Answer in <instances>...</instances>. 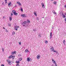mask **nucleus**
Returning <instances> with one entry per match:
<instances>
[{"instance_id":"1","label":"nucleus","mask_w":66,"mask_h":66,"mask_svg":"<svg viewBox=\"0 0 66 66\" xmlns=\"http://www.w3.org/2000/svg\"><path fill=\"white\" fill-rule=\"evenodd\" d=\"M30 22V21L28 20H27V21H24L22 23V25L23 26H25V27L27 26L28 27V25H27V23H29Z\"/></svg>"},{"instance_id":"2","label":"nucleus","mask_w":66,"mask_h":66,"mask_svg":"<svg viewBox=\"0 0 66 66\" xmlns=\"http://www.w3.org/2000/svg\"><path fill=\"white\" fill-rule=\"evenodd\" d=\"M15 57V56H13L12 55H11L9 56V57H8V59H12V58L13 59H14Z\"/></svg>"},{"instance_id":"3","label":"nucleus","mask_w":66,"mask_h":66,"mask_svg":"<svg viewBox=\"0 0 66 66\" xmlns=\"http://www.w3.org/2000/svg\"><path fill=\"white\" fill-rule=\"evenodd\" d=\"M18 28H19V26H14V29L16 31L18 30Z\"/></svg>"},{"instance_id":"4","label":"nucleus","mask_w":66,"mask_h":66,"mask_svg":"<svg viewBox=\"0 0 66 66\" xmlns=\"http://www.w3.org/2000/svg\"><path fill=\"white\" fill-rule=\"evenodd\" d=\"M52 61L53 64H54L55 65H56V62L55 61H54V60L53 59H52Z\"/></svg>"},{"instance_id":"5","label":"nucleus","mask_w":66,"mask_h":66,"mask_svg":"<svg viewBox=\"0 0 66 66\" xmlns=\"http://www.w3.org/2000/svg\"><path fill=\"white\" fill-rule=\"evenodd\" d=\"M7 62H8V64L9 65H11V62L9 60H7Z\"/></svg>"},{"instance_id":"6","label":"nucleus","mask_w":66,"mask_h":66,"mask_svg":"<svg viewBox=\"0 0 66 66\" xmlns=\"http://www.w3.org/2000/svg\"><path fill=\"white\" fill-rule=\"evenodd\" d=\"M39 58H40V55H38L37 56V59L38 60H39Z\"/></svg>"},{"instance_id":"7","label":"nucleus","mask_w":66,"mask_h":66,"mask_svg":"<svg viewBox=\"0 0 66 66\" xmlns=\"http://www.w3.org/2000/svg\"><path fill=\"white\" fill-rule=\"evenodd\" d=\"M50 50H51L52 51H53L54 50V48L53 46H51L50 47Z\"/></svg>"},{"instance_id":"8","label":"nucleus","mask_w":66,"mask_h":66,"mask_svg":"<svg viewBox=\"0 0 66 66\" xmlns=\"http://www.w3.org/2000/svg\"><path fill=\"white\" fill-rule=\"evenodd\" d=\"M27 60L28 61H30H30H32V59H31V58H30H30H28L27 59Z\"/></svg>"},{"instance_id":"9","label":"nucleus","mask_w":66,"mask_h":66,"mask_svg":"<svg viewBox=\"0 0 66 66\" xmlns=\"http://www.w3.org/2000/svg\"><path fill=\"white\" fill-rule=\"evenodd\" d=\"M16 3H17V4H19V5H20V6L21 5V3H20V2H17Z\"/></svg>"},{"instance_id":"10","label":"nucleus","mask_w":66,"mask_h":66,"mask_svg":"<svg viewBox=\"0 0 66 66\" xmlns=\"http://www.w3.org/2000/svg\"><path fill=\"white\" fill-rule=\"evenodd\" d=\"M52 32H51L50 34V39H51V37H52Z\"/></svg>"},{"instance_id":"11","label":"nucleus","mask_w":66,"mask_h":66,"mask_svg":"<svg viewBox=\"0 0 66 66\" xmlns=\"http://www.w3.org/2000/svg\"><path fill=\"white\" fill-rule=\"evenodd\" d=\"M11 4H12V3H11V2H10V3L8 4V6H11Z\"/></svg>"},{"instance_id":"12","label":"nucleus","mask_w":66,"mask_h":66,"mask_svg":"<svg viewBox=\"0 0 66 66\" xmlns=\"http://www.w3.org/2000/svg\"><path fill=\"white\" fill-rule=\"evenodd\" d=\"M12 15H11L10 16L9 19L10 21H11V20H12Z\"/></svg>"},{"instance_id":"13","label":"nucleus","mask_w":66,"mask_h":66,"mask_svg":"<svg viewBox=\"0 0 66 66\" xmlns=\"http://www.w3.org/2000/svg\"><path fill=\"white\" fill-rule=\"evenodd\" d=\"M13 14L15 16H17V15H18V13H16V12H14Z\"/></svg>"},{"instance_id":"14","label":"nucleus","mask_w":66,"mask_h":66,"mask_svg":"<svg viewBox=\"0 0 66 66\" xmlns=\"http://www.w3.org/2000/svg\"><path fill=\"white\" fill-rule=\"evenodd\" d=\"M16 52L15 51L13 52H12V54H16Z\"/></svg>"},{"instance_id":"15","label":"nucleus","mask_w":66,"mask_h":66,"mask_svg":"<svg viewBox=\"0 0 66 66\" xmlns=\"http://www.w3.org/2000/svg\"><path fill=\"white\" fill-rule=\"evenodd\" d=\"M21 16L22 17H24V16H25V14H21Z\"/></svg>"},{"instance_id":"16","label":"nucleus","mask_w":66,"mask_h":66,"mask_svg":"<svg viewBox=\"0 0 66 66\" xmlns=\"http://www.w3.org/2000/svg\"><path fill=\"white\" fill-rule=\"evenodd\" d=\"M17 64H19L20 62L19 61H16L15 62Z\"/></svg>"},{"instance_id":"17","label":"nucleus","mask_w":66,"mask_h":66,"mask_svg":"<svg viewBox=\"0 0 66 66\" xmlns=\"http://www.w3.org/2000/svg\"><path fill=\"white\" fill-rule=\"evenodd\" d=\"M53 3L54 4H55V5H56V2L55 1L53 2Z\"/></svg>"},{"instance_id":"18","label":"nucleus","mask_w":66,"mask_h":66,"mask_svg":"<svg viewBox=\"0 0 66 66\" xmlns=\"http://www.w3.org/2000/svg\"><path fill=\"white\" fill-rule=\"evenodd\" d=\"M34 15H35V16H37V14H36V12H34Z\"/></svg>"},{"instance_id":"19","label":"nucleus","mask_w":66,"mask_h":66,"mask_svg":"<svg viewBox=\"0 0 66 66\" xmlns=\"http://www.w3.org/2000/svg\"><path fill=\"white\" fill-rule=\"evenodd\" d=\"M12 13H13V14L14 13H15V12H16V11H15L14 10H12Z\"/></svg>"},{"instance_id":"20","label":"nucleus","mask_w":66,"mask_h":66,"mask_svg":"<svg viewBox=\"0 0 66 66\" xmlns=\"http://www.w3.org/2000/svg\"><path fill=\"white\" fill-rule=\"evenodd\" d=\"M62 15H63V18H66V16L65 15H64L63 14H62Z\"/></svg>"},{"instance_id":"21","label":"nucleus","mask_w":66,"mask_h":66,"mask_svg":"<svg viewBox=\"0 0 66 66\" xmlns=\"http://www.w3.org/2000/svg\"><path fill=\"white\" fill-rule=\"evenodd\" d=\"M25 52H29V51L28 50H25Z\"/></svg>"},{"instance_id":"22","label":"nucleus","mask_w":66,"mask_h":66,"mask_svg":"<svg viewBox=\"0 0 66 66\" xmlns=\"http://www.w3.org/2000/svg\"><path fill=\"white\" fill-rule=\"evenodd\" d=\"M19 59L20 60V61H21L22 60V58H20Z\"/></svg>"},{"instance_id":"23","label":"nucleus","mask_w":66,"mask_h":66,"mask_svg":"<svg viewBox=\"0 0 66 66\" xmlns=\"http://www.w3.org/2000/svg\"><path fill=\"white\" fill-rule=\"evenodd\" d=\"M54 12H53V13H54V14H56V12H55V11H53Z\"/></svg>"},{"instance_id":"24","label":"nucleus","mask_w":66,"mask_h":66,"mask_svg":"<svg viewBox=\"0 0 66 66\" xmlns=\"http://www.w3.org/2000/svg\"><path fill=\"white\" fill-rule=\"evenodd\" d=\"M5 4L7 3V0H5Z\"/></svg>"},{"instance_id":"25","label":"nucleus","mask_w":66,"mask_h":66,"mask_svg":"<svg viewBox=\"0 0 66 66\" xmlns=\"http://www.w3.org/2000/svg\"><path fill=\"white\" fill-rule=\"evenodd\" d=\"M8 26H9V27H10V26H11V24H8Z\"/></svg>"},{"instance_id":"26","label":"nucleus","mask_w":66,"mask_h":66,"mask_svg":"<svg viewBox=\"0 0 66 66\" xmlns=\"http://www.w3.org/2000/svg\"><path fill=\"white\" fill-rule=\"evenodd\" d=\"M15 34V32L14 31H13V32H12V35H14V34Z\"/></svg>"},{"instance_id":"27","label":"nucleus","mask_w":66,"mask_h":66,"mask_svg":"<svg viewBox=\"0 0 66 66\" xmlns=\"http://www.w3.org/2000/svg\"><path fill=\"white\" fill-rule=\"evenodd\" d=\"M63 42V44H65V40H64Z\"/></svg>"},{"instance_id":"28","label":"nucleus","mask_w":66,"mask_h":66,"mask_svg":"<svg viewBox=\"0 0 66 66\" xmlns=\"http://www.w3.org/2000/svg\"><path fill=\"white\" fill-rule=\"evenodd\" d=\"M33 31H34L35 32L36 31V29H33Z\"/></svg>"},{"instance_id":"29","label":"nucleus","mask_w":66,"mask_h":66,"mask_svg":"<svg viewBox=\"0 0 66 66\" xmlns=\"http://www.w3.org/2000/svg\"><path fill=\"white\" fill-rule=\"evenodd\" d=\"M19 44L20 45H21V42H19Z\"/></svg>"},{"instance_id":"30","label":"nucleus","mask_w":66,"mask_h":66,"mask_svg":"<svg viewBox=\"0 0 66 66\" xmlns=\"http://www.w3.org/2000/svg\"><path fill=\"white\" fill-rule=\"evenodd\" d=\"M21 10L22 11V12H23V10H22V8H21Z\"/></svg>"},{"instance_id":"31","label":"nucleus","mask_w":66,"mask_h":66,"mask_svg":"<svg viewBox=\"0 0 66 66\" xmlns=\"http://www.w3.org/2000/svg\"><path fill=\"white\" fill-rule=\"evenodd\" d=\"M2 51L3 52H4V48H2Z\"/></svg>"},{"instance_id":"32","label":"nucleus","mask_w":66,"mask_h":66,"mask_svg":"<svg viewBox=\"0 0 66 66\" xmlns=\"http://www.w3.org/2000/svg\"><path fill=\"white\" fill-rule=\"evenodd\" d=\"M56 54H59V52H56Z\"/></svg>"},{"instance_id":"33","label":"nucleus","mask_w":66,"mask_h":66,"mask_svg":"<svg viewBox=\"0 0 66 66\" xmlns=\"http://www.w3.org/2000/svg\"><path fill=\"white\" fill-rule=\"evenodd\" d=\"M42 5L43 6H44V3H42Z\"/></svg>"},{"instance_id":"34","label":"nucleus","mask_w":66,"mask_h":66,"mask_svg":"<svg viewBox=\"0 0 66 66\" xmlns=\"http://www.w3.org/2000/svg\"><path fill=\"white\" fill-rule=\"evenodd\" d=\"M42 7H43V8H45V6H44V5L43 6H42Z\"/></svg>"},{"instance_id":"35","label":"nucleus","mask_w":66,"mask_h":66,"mask_svg":"<svg viewBox=\"0 0 66 66\" xmlns=\"http://www.w3.org/2000/svg\"><path fill=\"white\" fill-rule=\"evenodd\" d=\"M2 5H4V2L3 3H2Z\"/></svg>"},{"instance_id":"36","label":"nucleus","mask_w":66,"mask_h":66,"mask_svg":"<svg viewBox=\"0 0 66 66\" xmlns=\"http://www.w3.org/2000/svg\"><path fill=\"white\" fill-rule=\"evenodd\" d=\"M5 31L6 32H8V31L6 29L5 30Z\"/></svg>"},{"instance_id":"37","label":"nucleus","mask_w":66,"mask_h":66,"mask_svg":"<svg viewBox=\"0 0 66 66\" xmlns=\"http://www.w3.org/2000/svg\"><path fill=\"white\" fill-rule=\"evenodd\" d=\"M45 43L46 44H47V43H48V41H46L45 42Z\"/></svg>"},{"instance_id":"38","label":"nucleus","mask_w":66,"mask_h":66,"mask_svg":"<svg viewBox=\"0 0 66 66\" xmlns=\"http://www.w3.org/2000/svg\"><path fill=\"white\" fill-rule=\"evenodd\" d=\"M16 66H20V65L19 64H16Z\"/></svg>"},{"instance_id":"39","label":"nucleus","mask_w":66,"mask_h":66,"mask_svg":"<svg viewBox=\"0 0 66 66\" xmlns=\"http://www.w3.org/2000/svg\"><path fill=\"white\" fill-rule=\"evenodd\" d=\"M11 15L12 16L13 15V13H11Z\"/></svg>"},{"instance_id":"40","label":"nucleus","mask_w":66,"mask_h":66,"mask_svg":"<svg viewBox=\"0 0 66 66\" xmlns=\"http://www.w3.org/2000/svg\"><path fill=\"white\" fill-rule=\"evenodd\" d=\"M1 66H4V64H2L1 65Z\"/></svg>"},{"instance_id":"41","label":"nucleus","mask_w":66,"mask_h":66,"mask_svg":"<svg viewBox=\"0 0 66 66\" xmlns=\"http://www.w3.org/2000/svg\"><path fill=\"white\" fill-rule=\"evenodd\" d=\"M53 52H56V51H54V50L53 51Z\"/></svg>"},{"instance_id":"42","label":"nucleus","mask_w":66,"mask_h":66,"mask_svg":"<svg viewBox=\"0 0 66 66\" xmlns=\"http://www.w3.org/2000/svg\"><path fill=\"white\" fill-rule=\"evenodd\" d=\"M64 7H65V8L66 9V5H64Z\"/></svg>"},{"instance_id":"43","label":"nucleus","mask_w":66,"mask_h":66,"mask_svg":"<svg viewBox=\"0 0 66 66\" xmlns=\"http://www.w3.org/2000/svg\"><path fill=\"white\" fill-rule=\"evenodd\" d=\"M18 56H20V54H19Z\"/></svg>"},{"instance_id":"44","label":"nucleus","mask_w":66,"mask_h":66,"mask_svg":"<svg viewBox=\"0 0 66 66\" xmlns=\"http://www.w3.org/2000/svg\"><path fill=\"white\" fill-rule=\"evenodd\" d=\"M57 64H55V66H57Z\"/></svg>"},{"instance_id":"45","label":"nucleus","mask_w":66,"mask_h":66,"mask_svg":"<svg viewBox=\"0 0 66 66\" xmlns=\"http://www.w3.org/2000/svg\"><path fill=\"white\" fill-rule=\"evenodd\" d=\"M3 28L4 29H5V28L4 27H3Z\"/></svg>"},{"instance_id":"46","label":"nucleus","mask_w":66,"mask_h":66,"mask_svg":"<svg viewBox=\"0 0 66 66\" xmlns=\"http://www.w3.org/2000/svg\"><path fill=\"white\" fill-rule=\"evenodd\" d=\"M65 15H66V13H65Z\"/></svg>"},{"instance_id":"47","label":"nucleus","mask_w":66,"mask_h":66,"mask_svg":"<svg viewBox=\"0 0 66 66\" xmlns=\"http://www.w3.org/2000/svg\"><path fill=\"white\" fill-rule=\"evenodd\" d=\"M24 17H26V16H24Z\"/></svg>"},{"instance_id":"48","label":"nucleus","mask_w":66,"mask_h":66,"mask_svg":"<svg viewBox=\"0 0 66 66\" xmlns=\"http://www.w3.org/2000/svg\"><path fill=\"white\" fill-rule=\"evenodd\" d=\"M44 18V17H43V18Z\"/></svg>"},{"instance_id":"49","label":"nucleus","mask_w":66,"mask_h":66,"mask_svg":"<svg viewBox=\"0 0 66 66\" xmlns=\"http://www.w3.org/2000/svg\"><path fill=\"white\" fill-rule=\"evenodd\" d=\"M52 0V1H53V0Z\"/></svg>"},{"instance_id":"50","label":"nucleus","mask_w":66,"mask_h":66,"mask_svg":"<svg viewBox=\"0 0 66 66\" xmlns=\"http://www.w3.org/2000/svg\"><path fill=\"white\" fill-rule=\"evenodd\" d=\"M3 18H4V17H3Z\"/></svg>"}]
</instances>
